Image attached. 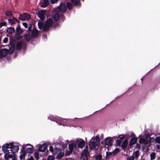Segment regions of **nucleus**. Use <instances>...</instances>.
I'll return each instance as SVG.
<instances>
[{
	"label": "nucleus",
	"instance_id": "5fc2aeb1",
	"mask_svg": "<svg viewBox=\"0 0 160 160\" xmlns=\"http://www.w3.org/2000/svg\"><path fill=\"white\" fill-rule=\"evenodd\" d=\"M13 19H14L15 22L16 21L17 22H18V23H19L20 22V21L18 19L16 18H15L14 17H13Z\"/></svg>",
	"mask_w": 160,
	"mask_h": 160
},
{
	"label": "nucleus",
	"instance_id": "4be33fe9",
	"mask_svg": "<svg viewBox=\"0 0 160 160\" xmlns=\"http://www.w3.org/2000/svg\"><path fill=\"white\" fill-rule=\"evenodd\" d=\"M24 150H26V152H27L29 153H31L33 152V148H26L24 147Z\"/></svg>",
	"mask_w": 160,
	"mask_h": 160
},
{
	"label": "nucleus",
	"instance_id": "7c9ffc66",
	"mask_svg": "<svg viewBox=\"0 0 160 160\" xmlns=\"http://www.w3.org/2000/svg\"><path fill=\"white\" fill-rule=\"evenodd\" d=\"M67 7L69 9L71 10L72 8V3L68 2L67 3Z\"/></svg>",
	"mask_w": 160,
	"mask_h": 160
},
{
	"label": "nucleus",
	"instance_id": "6e6552de",
	"mask_svg": "<svg viewBox=\"0 0 160 160\" xmlns=\"http://www.w3.org/2000/svg\"><path fill=\"white\" fill-rule=\"evenodd\" d=\"M26 43L22 41L18 42L16 44V49L18 50H19L22 48H23L24 50L25 48L26 47Z\"/></svg>",
	"mask_w": 160,
	"mask_h": 160
},
{
	"label": "nucleus",
	"instance_id": "3c124183",
	"mask_svg": "<svg viewBox=\"0 0 160 160\" xmlns=\"http://www.w3.org/2000/svg\"><path fill=\"white\" fill-rule=\"evenodd\" d=\"M14 48H10V50L11 51V53H13L14 51Z\"/></svg>",
	"mask_w": 160,
	"mask_h": 160
},
{
	"label": "nucleus",
	"instance_id": "49530a36",
	"mask_svg": "<svg viewBox=\"0 0 160 160\" xmlns=\"http://www.w3.org/2000/svg\"><path fill=\"white\" fill-rule=\"evenodd\" d=\"M8 38L5 37L4 38V39L3 40V42L4 43H6L8 41Z\"/></svg>",
	"mask_w": 160,
	"mask_h": 160
},
{
	"label": "nucleus",
	"instance_id": "680f3d73",
	"mask_svg": "<svg viewBox=\"0 0 160 160\" xmlns=\"http://www.w3.org/2000/svg\"><path fill=\"white\" fill-rule=\"evenodd\" d=\"M113 101H112L111 102H110V103H111L112 102H113Z\"/></svg>",
	"mask_w": 160,
	"mask_h": 160
},
{
	"label": "nucleus",
	"instance_id": "6e6d98bb",
	"mask_svg": "<svg viewBox=\"0 0 160 160\" xmlns=\"http://www.w3.org/2000/svg\"><path fill=\"white\" fill-rule=\"evenodd\" d=\"M131 137L132 138H135V135L133 133H131Z\"/></svg>",
	"mask_w": 160,
	"mask_h": 160
},
{
	"label": "nucleus",
	"instance_id": "603ef678",
	"mask_svg": "<svg viewBox=\"0 0 160 160\" xmlns=\"http://www.w3.org/2000/svg\"><path fill=\"white\" fill-rule=\"evenodd\" d=\"M42 38L43 39H45L47 38V35L45 34H44L42 35Z\"/></svg>",
	"mask_w": 160,
	"mask_h": 160
},
{
	"label": "nucleus",
	"instance_id": "cd10ccee",
	"mask_svg": "<svg viewBox=\"0 0 160 160\" xmlns=\"http://www.w3.org/2000/svg\"><path fill=\"white\" fill-rule=\"evenodd\" d=\"M18 18L19 20L22 21H24L25 20V18L24 15H23V13L19 14V17Z\"/></svg>",
	"mask_w": 160,
	"mask_h": 160
},
{
	"label": "nucleus",
	"instance_id": "bf43d9fd",
	"mask_svg": "<svg viewBox=\"0 0 160 160\" xmlns=\"http://www.w3.org/2000/svg\"><path fill=\"white\" fill-rule=\"evenodd\" d=\"M141 80L142 81L143 80V78H141Z\"/></svg>",
	"mask_w": 160,
	"mask_h": 160
},
{
	"label": "nucleus",
	"instance_id": "f3484780",
	"mask_svg": "<svg viewBox=\"0 0 160 160\" xmlns=\"http://www.w3.org/2000/svg\"><path fill=\"white\" fill-rule=\"evenodd\" d=\"M47 145L46 144L40 145L39 147V150L40 152H45L46 149Z\"/></svg>",
	"mask_w": 160,
	"mask_h": 160
},
{
	"label": "nucleus",
	"instance_id": "e433bc0d",
	"mask_svg": "<svg viewBox=\"0 0 160 160\" xmlns=\"http://www.w3.org/2000/svg\"><path fill=\"white\" fill-rule=\"evenodd\" d=\"M72 152H71L70 150L69 151L68 150H67L65 151V154L66 156H68Z\"/></svg>",
	"mask_w": 160,
	"mask_h": 160
},
{
	"label": "nucleus",
	"instance_id": "aec40b11",
	"mask_svg": "<svg viewBox=\"0 0 160 160\" xmlns=\"http://www.w3.org/2000/svg\"><path fill=\"white\" fill-rule=\"evenodd\" d=\"M128 143V141L127 139H125L123 141L122 145V149L125 150L127 148Z\"/></svg>",
	"mask_w": 160,
	"mask_h": 160
},
{
	"label": "nucleus",
	"instance_id": "c85d7f7f",
	"mask_svg": "<svg viewBox=\"0 0 160 160\" xmlns=\"http://www.w3.org/2000/svg\"><path fill=\"white\" fill-rule=\"evenodd\" d=\"M151 160H153L156 158V154L155 152H152L150 155Z\"/></svg>",
	"mask_w": 160,
	"mask_h": 160
},
{
	"label": "nucleus",
	"instance_id": "412c9836",
	"mask_svg": "<svg viewBox=\"0 0 160 160\" xmlns=\"http://www.w3.org/2000/svg\"><path fill=\"white\" fill-rule=\"evenodd\" d=\"M32 37V35L29 33L27 34L24 36V39L26 40L27 42H28L30 40Z\"/></svg>",
	"mask_w": 160,
	"mask_h": 160
},
{
	"label": "nucleus",
	"instance_id": "4c0bfd02",
	"mask_svg": "<svg viewBox=\"0 0 160 160\" xmlns=\"http://www.w3.org/2000/svg\"><path fill=\"white\" fill-rule=\"evenodd\" d=\"M143 143L146 144H147L149 143V141L146 139H143Z\"/></svg>",
	"mask_w": 160,
	"mask_h": 160
},
{
	"label": "nucleus",
	"instance_id": "393cba45",
	"mask_svg": "<svg viewBox=\"0 0 160 160\" xmlns=\"http://www.w3.org/2000/svg\"><path fill=\"white\" fill-rule=\"evenodd\" d=\"M71 1L75 6L79 5L80 3L79 0H71Z\"/></svg>",
	"mask_w": 160,
	"mask_h": 160
},
{
	"label": "nucleus",
	"instance_id": "4468645a",
	"mask_svg": "<svg viewBox=\"0 0 160 160\" xmlns=\"http://www.w3.org/2000/svg\"><path fill=\"white\" fill-rule=\"evenodd\" d=\"M31 35L33 38L37 37L38 35V30L34 28L31 31Z\"/></svg>",
	"mask_w": 160,
	"mask_h": 160
},
{
	"label": "nucleus",
	"instance_id": "69168bd1",
	"mask_svg": "<svg viewBox=\"0 0 160 160\" xmlns=\"http://www.w3.org/2000/svg\"><path fill=\"white\" fill-rule=\"evenodd\" d=\"M83 0V1H84V0Z\"/></svg>",
	"mask_w": 160,
	"mask_h": 160
},
{
	"label": "nucleus",
	"instance_id": "f8f14e48",
	"mask_svg": "<svg viewBox=\"0 0 160 160\" xmlns=\"http://www.w3.org/2000/svg\"><path fill=\"white\" fill-rule=\"evenodd\" d=\"M46 11L43 10H39L38 13V17L40 18L41 20H43L44 19L45 16Z\"/></svg>",
	"mask_w": 160,
	"mask_h": 160
},
{
	"label": "nucleus",
	"instance_id": "b1692460",
	"mask_svg": "<svg viewBox=\"0 0 160 160\" xmlns=\"http://www.w3.org/2000/svg\"><path fill=\"white\" fill-rule=\"evenodd\" d=\"M113 153L112 152H106V156L105 157V158L106 159H107L110 156H112Z\"/></svg>",
	"mask_w": 160,
	"mask_h": 160
},
{
	"label": "nucleus",
	"instance_id": "72a5a7b5",
	"mask_svg": "<svg viewBox=\"0 0 160 160\" xmlns=\"http://www.w3.org/2000/svg\"><path fill=\"white\" fill-rule=\"evenodd\" d=\"M102 159V156L101 155L98 154L96 156V159L97 160H101Z\"/></svg>",
	"mask_w": 160,
	"mask_h": 160
},
{
	"label": "nucleus",
	"instance_id": "39448f33",
	"mask_svg": "<svg viewBox=\"0 0 160 160\" xmlns=\"http://www.w3.org/2000/svg\"><path fill=\"white\" fill-rule=\"evenodd\" d=\"M97 137V136H96L94 139L92 137L90 142L89 146L90 149L92 150L94 149L96 146L98 145L99 143Z\"/></svg>",
	"mask_w": 160,
	"mask_h": 160
},
{
	"label": "nucleus",
	"instance_id": "0eeeda50",
	"mask_svg": "<svg viewBox=\"0 0 160 160\" xmlns=\"http://www.w3.org/2000/svg\"><path fill=\"white\" fill-rule=\"evenodd\" d=\"M69 150L73 152V153L76 154L78 151L77 144L76 143H72L68 145Z\"/></svg>",
	"mask_w": 160,
	"mask_h": 160
},
{
	"label": "nucleus",
	"instance_id": "f704fd0d",
	"mask_svg": "<svg viewBox=\"0 0 160 160\" xmlns=\"http://www.w3.org/2000/svg\"><path fill=\"white\" fill-rule=\"evenodd\" d=\"M7 24V23L5 22L0 23V28H1L3 26H6Z\"/></svg>",
	"mask_w": 160,
	"mask_h": 160
},
{
	"label": "nucleus",
	"instance_id": "ddd939ff",
	"mask_svg": "<svg viewBox=\"0 0 160 160\" xmlns=\"http://www.w3.org/2000/svg\"><path fill=\"white\" fill-rule=\"evenodd\" d=\"M60 16V14L58 13H55L54 15L52 16V18H51L52 19L53 22L58 24L56 22L59 20ZM58 25H59V24H58Z\"/></svg>",
	"mask_w": 160,
	"mask_h": 160
},
{
	"label": "nucleus",
	"instance_id": "dca6fc26",
	"mask_svg": "<svg viewBox=\"0 0 160 160\" xmlns=\"http://www.w3.org/2000/svg\"><path fill=\"white\" fill-rule=\"evenodd\" d=\"M24 147H22L21 149V155L20 156V158L21 160H22L23 158H24V157L26 154V152L24 151Z\"/></svg>",
	"mask_w": 160,
	"mask_h": 160
},
{
	"label": "nucleus",
	"instance_id": "13d9d810",
	"mask_svg": "<svg viewBox=\"0 0 160 160\" xmlns=\"http://www.w3.org/2000/svg\"><path fill=\"white\" fill-rule=\"evenodd\" d=\"M26 145H30V146H31V147H32V146L31 145V144H27Z\"/></svg>",
	"mask_w": 160,
	"mask_h": 160
},
{
	"label": "nucleus",
	"instance_id": "c756f323",
	"mask_svg": "<svg viewBox=\"0 0 160 160\" xmlns=\"http://www.w3.org/2000/svg\"><path fill=\"white\" fill-rule=\"evenodd\" d=\"M119 151V149L118 148H116L114 150H113L112 152L113 153V155H115L118 153Z\"/></svg>",
	"mask_w": 160,
	"mask_h": 160
},
{
	"label": "nucleus",
	"instance_id": "c03bdc74",
	"mask_svg": "<svg viewBox=\"0 0 160 160\" xmlns=\"http://www.w3.org/2000/svg\"><path fill=\"white\" fill-rule=\"evenodd\" d=\"M32 28V25L31 24H30L28 26V32H30L31 31V29Z\"/></svg>",
	"mask_w": 160,
	"mask_h": 160
},
{
	"label": "nucleus",
	"instance_id": "37998d69",
	"mask_svg": "<svg viewBox=\"0 0 160 160\" xmlns=\"http://www.w3.org/2000/svg\"><path fill=\"white\" fill-rule=\"evenodd\" d=\"M134 156L132 155L127 158V160H134Z\"/></svg>",
	"mask_w": 160,
	"mask_h": 160
},
{
	"label": "nucleus",
	"instance_id": "8fccbe9b",
	"mask_svg": "<svg viewBox=\"0 0 160 160\" xmlns=\"http://www.w3.org/2000/svg\"><path fill=\"white\" fill-rule=\"evenodd\" d=\"M143 139L142 138H140L139 140V142L140 144H141L142 143H143Z\"/></svg>",
	"mask_w": 160,
	"mask_h": 160
},
{
	"label": "nucleus",
	"instance_id": "f257e3e1",
	"mask_svg": "<svg viewBox=\"0 0 160 160\" xmlns=\"http://www.w3.org/2000/svg\"><path fill=\"white\" fill-rule=\"evenodd\" d=\"M19 149L18 146L13 145L12 142L4 144L2 148V151L5 153L4 158L7 160L14 157V153L18 152ZM12 160H17V159L14 157Z\"/></svg>",
	"mask_w": 160,
	"mask_h": 160
},
{
	"label": "nucleus",
	"instance_id": "2f4dec72",
	"mask_svg": "<svg viewBox=\"0 0 160 160\" xmlns=\"http://www.w3.org/2000/svg\"><path fill=\"white\" fill-rule=\"evenodd\" d=\"M16 31L17 32H19L20 33H21L22 32V30L21 29L20 26L19 25L18 26L17 28H16Z\"/></svg>",
	"mask_w": 160,
	"mask_h": 160
},
{
	"label": "nucleus",
	"instance_id": "de8ad7c7",
	"mask_svg": "<svg viewBox=\"0 0 160 160\" xmlns=\"http://www.w3.org/2000/svg\"><path fill=\"white\" fill-rule=\"evenodd\" d=\"M116 143L118 145H120V143H121V142H120V140H118V139L116 140Z\"/></svg>",
	"mask_w": 160,
	"mask_h": 160
},
{
	"label": "nucleus",
	"instance_id": "20e7f679",
	"mask_svg": "<svg viewBox=\"0 0 160 160\" xmlns=\"http://www.w3.org/2000/svg\"><path fill=\"white\" fill-rule=\"evenodd\" d=\"M89 155L88 148L87 145L82 152L80 158L81 160H88V156Z\"/></svg>",
	"mask_w": 160,
	"mask_h": 160
},
{
	"label": "nucleus",
	"instance_id": "9b49d317",
	"mask_svg": "<svg viewBox=\"0 0 160 160\" xmlns=\"http://www.w3.org/2000/svg\"><path fill=\"white\" fill-rule=\"evenodd\" d=\"M112 138L111 137H108L105 139V145L110 146L112 145Z\"/></svg>",
	"mask_w": 160,
	"mask_h": 160
},
{
	"label": "nucleus",
	"instance_id": "e2e57ef3",
	"mask_svg": "<svg viewBox=\"0 0 160 160\" xmlns=\"http://www.w3.org/2000/svg\"><path fill=\"white\" fill-rule=\"evenodd\" d=\"M140 136H141V135H139V137H140Z\"/></svg>",
	"mask_w": 160,
	"mask_h": 160
},
{
	"label": "nucleus",
	"instance_id": "c9c22d12",
	"mask_svg": "<svg viewBox=\"0 0 160 160\" xmlns=\"http://www.w3.org/2000/svg\"><path fill=\"white\" fill-rule=\"evenodd\" d=\"M1 53H2V54L1 55V56H0V57H1L2 56V57L5 56H6L7 55V52H5L4 50L2 51L1 52Z\"/></svg>",
	"mask_w": 160,
	"mask_h": 160
},
{
	"label": "nucleus",
	"instance_id": "4d7b16f0",
	"mask_svg": "<svg viewBox=\"0 0 160 160\" xmlns=\"http://www.w3.org/2000/svg\"><path fill=\"white\" fill-rule=\"evenodd\" d=\"M66 160H74L72 158H67Z\"/></svg>",
	"mask_w": 160,
	"mask_h": 160
},
{
	"label": "nucleus",
	"instance_id": "7ed1b4c3",
	"mask_svg": "<svg viewBox=\"0 0 160 160\" xmlns=\"http://www.w3.org/2000/svg\"><path fill=\"white\" fill-rule=\"evenodd\" d=\"M48 119L52 121L55 122L57 123H59L60 125H62L63 126H64V125L62 124V123L65 122L67 120L65 118H62L52 115H49L48 116Z\"/></svg>",
	"mask_w": 160,
	"mask_h": 160
},
{
	"label": "nucleus",
	"instance_id": "473e14b6",
	"mask_svg": "<svg viewBox=\"0 0 160 160\" xmlns=\"http://www.w3.org/2000/svg\"><path fill=\"white\" fill-rule=\"evenodd\" d=\"M8 21L9 22V23H10L11 24H12L15 23V20L13 19V18L12 19H8Z\"/></svg>",
	"mask_w": 160,
	"mask_h": 160
},
{
	"label": "nucleus",
	"instance_id": "a878e982",
	"mask_svg": "<svg viewBox=\"0 0 160 160\" xmlns=\"http://www.w3.org/2000/svg\"><path fill=\"white\" fill-rule=\"evenodd\" d=\"M23 15L24 16L25 19H29L31 18L30 15L28 13L26 12L24 13H23Z\"/></svg>",
	"mask_w": 160,
	"mask_h": 160
},
{
	"label": "nucleus",
	"instance_id": "a211bd4d",
	"mask_svg": "<svg viewBox=\"0 0 160 160\" xmlns=\"http://www.w3.org/2000/svg\"><path fill=\"white\" fill-rule=\"evenodd\" d=\"M48 4V0H43V2L41 3L40 6L41 7L45 8L46 7Z\"/></svg>",
	"mask_w": 160,
	"mask_h": 160
},
{
	"label": "nucleus",
	"instance_id": "423d86ee",
	"mask_svg": "<svg viewBox=\"0 0 160 160\" xmlns=\"http://www.w3.org/2000/svg\"><path fill=\"white\" fill-rule=\"evenodd\" d=\"M54 153L57 154L56 158L60 159L64 156V151L59 148H54Z\"/></svg>",
	"mask_w": 160,
	"mask_h": 160
},
{
	"label": "nucleus",
	"instance_id": "2eb2a0df",
	"mask_svg": "<svg viewBox=\"0 0 160 160\" xmlns=\"http://www.w3.org/2000/svg\"><path fill=\"white\" fill-rule=\"evenodd\" d=\"M155 142L158 144L157 145L156 147L158 149H160V136L157 137L155 138Z\"/></svg>",
	"mask_w": 160,
	"mask_h": 160
},
{
	"label": "nucleus",
	"instance_id": "f03ea898",
	"mask_svg": "<svg viewBox=\"0 0 160 160\" xmlns=\"http://www.w3.org/2000/svg\"><path fill=\"white\" fill-rule=\"evenodd\" d=\"M38 26L40 29L43 28V30L46 32L48 31L51 27H52L54 28H56L58 26V24L53 22L52 19L49 18H48L44 25L42 22H38Z\"/></svg>",
	"mask_w": 160,
	"mask_h": 160
},
{
	"label": "nucleus",
	"instance_id": "9d476101",
	"mask_svg": "<svg viewBox=\"0 0 160 160\" xmlns=\"http://www.w3.org/2000/svg\"><path fill=\"white\" fill-rule=\"evenodd\" d=\"M76 144L78 145V148H82L85 145V142L82 139L77 138L76 141Z\"/></svg>",
	"mask_w": 160,
	"mask_h": 160
},
{
	"label": "nucleus",
	"instance_id": "a19ab883",
	"mask_svg": "<svg viewBox=\"0 0 160 160\" xmlns=\"http://www.w3.org/2000/svg\"><path fill=\"white\" fill-rule=\"evenodd\" d=\"M49 151L52 152H53V154H54V150H53V147L51 146H49Z\"/></svg>",
	"mask_w": 160,
	"mask_h": 160
},
{
	"label": "nucleus",
	"instance_id": "0e129e2a",
	"mask_svg": "<svg viewBox=\"0 0 160 160\" xmlns=\"http://www.w3.org/2000/svg\"><path fill=\"white\" fill-rule=\"evenodd\" d=\"M67 142H68V140H67Z\"/></svg>",
	"mask_w": 160,
	"mask_h": 160
},
{
	"label": "nucleus",
	"instance_id": "a18cd8bd",
	"mask_svg": "<svg viewBox=\"0 0 160 160\" xmlns=\"http://www.w3.org/2000/svg\"><path fill=\"white\" fill-rule=\"evenodd\" d=\"M58 0H50V2L51 3V4H54Z\"/></svg>",
	"mask_w": 160,
	"mask_h": 160
},
{
	"label": "nucleus",
	"instance_id": "5701e85b",
	"mask_svg": "<svg viewBox=\"0 0 160 160\" xmlns=\"http://www.w3.org/2000/svg\"><path fill=\"white\" fill-rule=\"evenodd\" d=\"M15 30L14 28H7V32L12 33L14 32Z\"/></svg>",
	"mask_w": 160,
	"mask_h": 160
},
{
	"label": "nucleus",
	"instance_id": "bb28decb",
	"mask_svg": "<svg viewBox=\"0 0 160 160\" xmlns=\"http://www.w3.org/2000/svg\"><path fill=\"white\" fill-rule=\"evenodd\" d=\"M5 14L7 16L11 17L12 15V14L11 11H7L5 12Z\"/></svg>",
	"mask_w": 160,
	"mask_h": 160
},
{
	"label": "nucleus",
	"instance_id": "58836bf2",
	"mask_svg": "<svg viewBox=\"0 0 160 160\" xmlns=\"http://www.w3.org/2000/svg\"><path fill=\"white\" fill-rule=\"evenodd\" d=\"M54 157L52 155L49 156L48 157L47 160H54Z\"/></svg>",
	"mask_w": 160,
	"mask_h": 160
},
{
	"label": "nucleus",
	"instance_id": "864d4df0",
	"mask_svg": "<svg viewBox=\"0 0 160 160\" xmlns=\"http://www.w3.org/2000/svg\"><path fill=\"white\" fill-rule=\"evenodd\" d=\"M13 19H14L15 22L16 21L17 22H18V23H19L20 22V21L18 19L16 18H15L14 17H13Z\"/></svg>",
	"mask_w": 160,
	"mask_h": 160
},
{
	"label": "nucleus",
	"instance_id": "ea45409f",
	"mask_svg": "<svg viewBox=\"0 0 160 160\" xmlns=\"http://www.w3.org/2000/svg\"><path fill=\"white\" fill-rule=\"evenodd\" d=\"M34 157L37 160H38V159L39 155L38 152H35L34 153Z\"/></svg>",
	"mask_w": 160,
	"mask_h": 160
},
{
	"label": "nucleus",
	"instance_id": "1a4fd4ad",
	"mask_svg": "<svg viewBox=\"0 0 160 160\" xmlns=\"http://www.w3.org/2000/svg\"><path fill=\"white\" fill-rule=\"evenodd\" d=\"M57 12H65L67 11L66 6L63 3H61L59 6L56 9Z\"/></svg>",
	"mask_w": 160,
	"mask_h": 160
},
{
	"label": "nucleus",
	"instance_id": "052dcab7",
	"mask_svg": "<svg viewBox=\"0 0 160 160\" xmlns=\"http://www.w3.org/2000/svg\"><path fill=\"white\" fill-rule=\"evenodd\" d=\"M62 18H63L64 16L63 15H62Z\"/></svg>",
	"mask_w": 160,
	"mask_h": 160
},
{
	"label": "nucleus",
	"instance_id": "79ce46f5",
	"mask_svg": "<svg viewBox=\"0 0 160 160\" xmlns=\"http://www.w3.org/2000/svg\"><path fill=\"white\" fill-rule=\"evenodd\" d=\"M135 158L139 156V153L138 151L134 152L133 154Z\"/></svg>",
	"mask_w": 160,
	"mask_h": 160
},
{
	"label": "nucleus",
	"instance_id": "6ab92c4d",
	"mask_svg": "<svg viewBox=\"0 0 160 160\" xmlns=\"http://www.w3.org/2000/svg\"><path fill=\"white\" fill-rule=\"evenodd\" d=\"M137 138H132L129 141V145L130 146L132 147L133 144L136 142Z\"/></svg>",
	"mask_w": 160,
	"mask_h": 160
},
{
	"label": "nucleus",
	"instance_id": "09e8293b",
	"mask_svg": "<svg viewBox=\"0 0 160 160\" xmlns=\"http://www.w3.org/2000/svg\"><path fill=\"white\" fill-rule=\"evenodd\" d=\"M22 25L24 26L25 28H26L28 27V24L26 22H23L22 23Z\"/></svg>",
	"mask_w": 160,
	"mask_h": 160
}]
</instances>
